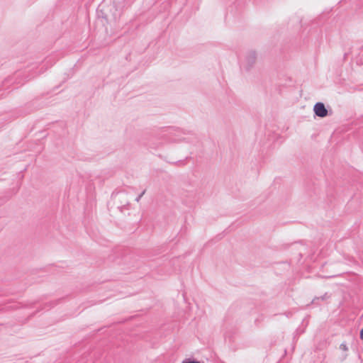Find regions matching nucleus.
I'll return each instance as SVG.
<instances>
[{"instance_id": "1", "label": "nucleus", "mask_w": 363, "mask_h": 363, "mask_svg": "<svg viewBox=\"0 0 363 363\" xmlns=\"http://www.w3.org/2000/svg\"><path fill=\"white\" fill-rule=\"evenodd\" d=\"M313 111L317 116L323 118L328 115V110L326 109L324 104L318 102L314 105Z\"/></svg>"}, {"instance_id": "2", "label": "nucleus", "mask_w": 363, "mask_h": 363, "mask_svg": "<svg viewBox=\"0 0 363 363\" xmlns=\"http://www.w3.org/2000/svg\"><path fill=\"white\" fill-rule=\"evenodd\" d=\"M256 57V52L255 51H250L246 54L245 57V62L246 63L245 66L246 69H249L255 64Z\"/></svg>"}, {"instance_id": "3", "label": "nucleus", "mask_w": 363, "mask_h": 363, "mask_svg": "<svg viewBox=\"0 0 363 363\" xmlns=\"http://www.w3.org/2000/svg\"><path fill=\"white\" fill-rule=\"evenodd\" d=\"M182 363H201L198 361H195V360H190V359H186L184 361H183Z\"/></svg>"}, {"instance_id": "4", "label": "nucleus", "mask_w": 363, "mask_h": 363, "mask_svg": "<svg viewBox=\"0 0 363 363\" xmlns=\"http://www.w3.org/2000/svg\"><path fill=\"white\" fill-rule=\"evenodd\" d=\"M145 191H143L136 199H135V201L137 202H139V201L140 200V199L142 198V196L145 194Z\"/></svg>"}, {"instance_id": "5", "label": "nucleus", "mask_w": 363, "mask_h": 363, "mask_svg": "<svg viewBox=\"0 0 363 363\" xmlns=\"http://www.w3.org/2000/svg\"><path fill=\"white\" fill-rule=\"evenodd\" d=\"M51 57H49L45 60V63H48L50 62V66L52 65L53 63H55V61L51 62Z\"/></svg>"}, {"instance_id": "6", "label": "nucleus", "mask_w": 363, "mask_h": 363, "mask_svg": "<svg viewBox=\"0 0 363 363\" xmlns=\"http://www.w3.org/2000/svg\"><path fill=\"white\" fill-rule=\"evenodd\" d=\"M340 348H341L342 350H345V351L347 350V345H346L345 344H343V343L340 345Z\"/></svg>"}, {"instance_id": "7", "label": "nucleus", "mask_w": 363, "mask_h": 363, "mask_svg": "<svg viewBox=\"0 0 363 363\" xmlns=\"http://www.w3.org/2000/svg\"><path fill=\"white\" fill-rule=\"evenodd\" d=\"M360 338L363 340V328L360 331Z\"/></svg>"}]
</instances>
